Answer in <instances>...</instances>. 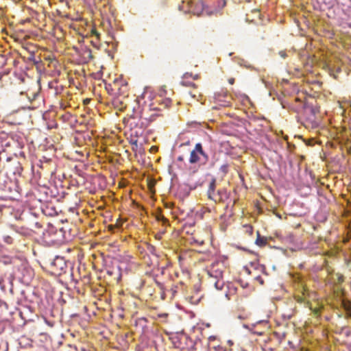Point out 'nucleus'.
Listing matches in <instances>:
<instances>
[{"mask_svg": "<svg viewBox=\"0 0 351 351\" xmlns=\"http://www.w3.org/2000/svg\"><path fill=\"white\" fill-rule=\"evenodd\" d=\"M66 351H89L88 346L83 344L68 345Z\"/></svg>", "mask_w": 351, "mask_h": 351, "instance_id": "nucleus-9", "label": "nucleus"}, {"mask_svg": "<svg viewBox=\"0 0 351 351\" xmlns=\"http://www.w3.org/2000/svg\"><path fill=\"white\" fill-rule=\"evenodd\" d=\"M256 239L255 241L256 245L259 247H265L267 244V239L265 237H262L259 231L256 232Z\"/></svg>", "mask_w": 351, "mask_h": 351, "instance_id": "nucleus-11", "label": "nucleus"}, {"mask_svg": "<svg viewBox=\"0 0 351 351\" xmlns=\"http://www.w3.org/2000/svg\"><path fill=\"white\" fill-rule=\"evenodd\" d=\"M303 300H303V298H301V297H300V296H298V298H297V301H298V302L302 303V302H303Z\"/></svg>", "mask_w": 351, "mask_h": 351, "instance_id": "nucleus-25", "label": "nucleus"}, {"mask_svg": "<svg viewBox=\"0 0 351 351\" xmlns=\"http://www.w3.org/2000/svg\"><path fill=\"white\" fill-rule=\"evenodd\" d=\"M207 195L208 199L215 203L223 202L228 199V195L225 189H220L216 191V179L212 178L209 183Z\"/></svg>", "mask_w": 351, "mask_h": 351, "instance_id": "nucleus-1", "label": "nucleus"}, {"mask_svg": "<svg viewBox=\"0 0 351 351\" xmlns=\"http://www.w3.org/2000/svg\"><path fill=\"white\" fill-rule=\"evenodd\" d=\"M311 110L312 111V112H313V113H315V110H314V109H313V108H311Z\"/></svg>", "mask_w": 351, "mask_h": 351, "instance_id": "nucleus-30", "label": "nucleus"}, {"mask_svg": "<svg viewBox=\"0 0 351 351\" xmlns=\"http://www.w3.org/2000/svg\"><path fill=\"white\" fill-rule=\"evenodd\" d=\"M202 157L204 162H207L208 160V154L203 150L202 145L198 143L195 145L194 149L191 152L189 162L191 164H195L201 160Z\"/></svg>", "mask_w": 351, "mask_h": 351, "instance_id": "nucleus-3", "label": "nucleus"}, {"mask_svg": "<svg viewBox=\"0 0 351 351\" xmlns=\"http://www.w3.org/2000/svg\"><path fill=\"white\" fill-rule=\"evenodd\" d=\"M159 116H160V114H158V112H154L149 115H147L145 114V112H143V114L141 115V118L147 121L149 123H150V122L155 121L156 118Z\"/></svg>", "mask_w": 351, "mask_h": 351, "instance_id": "nucleus-13", "label": "nucleus"}, {"mask_svg": "<svg viewBox=\"0 0 351 351\" xmlns=\"http://www.w3.org/2000/svg\"><path fill=\"white\" fill-rule=\"evenodd\" d=\"M92 35L95 36L97 39H99L100 38V34L98 32V31L96 29H93L91 30Z\"/></svg>", "mask_w": 351, "mask_h": 351, "instance_id": "nucleus-17", "label": "nucleus"}, {"mask_svg": "<svg viewBox=\"0 0 351 351\" xmlns=\"http://www.w3.org/2000/svg\"><path fill=\"white\" fill-rule=\"evenodd\" d=\"M49 269L51 274L60 276L65 273L67 264L63 257L56 256L49 264Z\"/></svg>", "mask_w": 351, "mask_h": 351, "instance_id": "nucleus-2", "label": "nucleus"}, {"mask_svg": "<svg viewBox=\"0 0 351 351\" xmlns=\"http://www.w3.org/2000/svg\"><path fill=\"white\" fill-rule=\"evenodd\" d=\"M157 219H158V220H161V221H163V223H165V222H167V219H166L163 216H159V217H158V218H157Z\"/></svg>", "mask_w": 351, "mask_h": 351, "instance_id": "nucleus-21", "label": "nucleus"}, {"mask_svg": "<svg viewBox=\"0 0 351 351\" xmlns=\"http://www.w3.org/2000/svg\"><path fill=\"white\" fill-rule=\"evenodd\" d=\"M112 89H117L119 93L121 94L125 92V89L127 87V83L122 79L117 78L113 81Z\"/></svg>", "mask_w": 351, "mask_h": 351, "instance_id": "nucleus-7", "label": "nucleus"}, {"mask_svg": "<svg viewBox=\"0 0 351 351\" xmlns=\"http://www.w3.org/2000/svg\"><path fill=\"white\" fill-rule=\"evenodd\" d=\"M243 232L247 234L248 236H251L253 234V227L251 225L245 224L242 227Z\"/></svg>", "mask_w": 351, "mask_h": 351, "instance_id": "nucleus-15", "label": "nucleus"}, {"mask_svg": "<svg viewBox=\"0 0 351 351\" xmlns=\"http://www.w3.org/2000/svg\"><path fill=\"white\" fill-rule=\"evenodd\" d=\"M16 233L12 234H5L3 237V241L8 245H11L14 243V241L15 240V235Z\"/></svg>", "mask_w": 351, "mask_h": 351, "instance_id": "nucleus-14", "label": "nucleus"}, {"mask_svg": "<svg viewBox=\"0 0 351 351\" xmlns=\"http://www.w3.org/2000/svg\"><path fill=\"white\" fill-rule=\"evenodd\" d=\"M349 153L351 154V147L349 149Z\"/></svg>", "mask_w": 351, "mask_h": 351, "instance_id": "nucleus-32", "label": "nucleus"}, {"mask_svg": "<svg viewBox=\"0 0 351 351\" xmlns=\"http://www.w3.org/2000/svg\"><path fill=\"white\" fill-rule=\"evenodd\" d=\"M220 95L219 94H217L215 95V99H217L218 101H221L220 99Z\"/></svg>", "mask_w": 351, "mask_h": 351, "instance_id": "nucleus-28", "label": "nucleus"}, {"mask_svg": "<svg viewBox=\"0 0 351 351\" xmlns=\"http://www.w3.org/2000/svg\"><path fill=\"white\" fill-rule=\"evenodd\" d=\"M130 143L132 145V149H137L138 147V141L136 139L131 140Z\"/></svg>", "mask_w": 351, "mask_h": 351, "instance_id": "nucleus-18", "label": "nucleus"}, {"mask_svg": "<svg viewBox=\"0 0 351 351\" xmlns=\"http://www.w3.org/2000/svg\"><path fill=\"white\" fill-rule=\"evenodd\" d=\"M115 228L114 225H110L108 226V228L110 230H113V229Z\"/></svg>", "mask_w": 351, "mask_h": 351, "instance_id": "nucleus-27", "label": "nucleus"}, {"mask_svg": "<svg viewBox=\"0 0 351 351\" xmlns=\"http://www.w3.org/2000/svg\"><path fill=\"white\" fill-rule=\"evenodd\" d=\"M79 53L83 63H88L93 59L91 50L86 47H82Z\"/></svg>", "mask_w": 351, "mask_h": 351, "instance_id": "nucleus-6", "label": "nucleus"}, {"mask_svg": "<svg viewBox=\"0 0 351 351\" xmlns=\"http://www.w3.org/2000/svg\"><path fill=\"white\" fill-rule=\"evenodd\" d=\"M279 55L280 56V57H282V58H285L287 57V53L286 51H280L279 52Z\"/></svg>", "mask_w": 351, "mask_h": 351, "instance_id": "nucleus-20", "label": "nucleus"}, {"mask_svg": "<svg viewBox=\"0 0 351 351\" xmlns=\"http://www.w3.org/2000/svg\"><path fill=\"white\" fill-rule=\"evenodd\" d=\"M228 169V165H222L221 167V169L224 171V172H226V170Z\"/></svg>", "mask_w": 351, "mask_h": 351, "instance_id": "nucleus-22", "label": "nucleus"}, {"mask_svg": "<svg viewBox=\"0 0 351 351\" xmlns=\"http://www.w3.org/2000/svg\"><path fill=\"white\" fill-rule=\"evenodd\" d=\"M228 82H229V84H233L234 83V78H233V77L230 78V79L228 80Z\"/></svg>", "mask_w": 351, "mask_h": 351, "instance_id": "nucleus-23", "label": "nucleus"}, {"mask_svg": "<svg viewBox=\"0 0 351 351\" xmlns=\"http://www.w3.org/2000/svg\"><path fill=\"white\" fill-rule=\"evenodd\" d=\"M217 351H226V350L222 348H219Z\"/></svg>", "mask_w": 351, "mask_h": 351, "instance_id": "nucleus-29", "label": "nucleus"}, {"mask_svg": "<svg viewBox=\"0 0 351 351\" xmlns=\"http://www.w3.org/2000/svg\"><path fill=\"white\" fill-rule=\"evenodd\" d=\"M210 283L213 284L215 289L217 290H222L224 287V281L222 278L210 280Z\"/></svg>", "mask_w": 351, "mask_h": 351, "instance_id": "nucleus-12", "label": "nucleus"}, {"mask_svg": "<svg viewBox=\"0 0 351 351\" xmlns=\"http://www.w3.org/2000/svg\"><path fill=\"white\" fill-rule=\"evenodd\" d=\"M222 265L220 263H213L208 269L210 280L221 278L223 277Z\"/></svg>", "mask_w": 351, "mask_h": 351, "instance_id": "nucleus-4", "label": "nucleus"}, {"mask_svg": "<svg viewBox=\"0 0 351 351\" xmlns=\"http://www.w3.org/2000/svg\"><path fill=\"white\" fill-rule=\"evenodd\" d=\"M156 101L158 103V104L160 106V107L154 106V104H152L149 106L150 111H157V112L160 111L162 107H163L164 108H166L170 106L171 102V100H169V99H166V100L163 101L162 99H157Z\"/></svg>", "mask_w": 351, "mask_h": 351, "instance_id": "nucleus-8", "label": "nucleus"}, {"mask_svg": "<svg viewBox=\"0 0 351 351\" xmlns=\"http://www.w3.org/2000/svg\"><path fill=\"white\" fill-rule=\"evenodd\" d=\"M88 99H86V100L84 101V103H85V104H86V103H88Z\"/></svg>", "mask_w": 351, "mask_h": 351, "instance_id": "nucleus-31", "label": "nucleus"}, {"mask_svg": "<svg viewBox=\"0 0 351 351\" xmlns=\"http://www.w3.org/2000/svg\"><path fill=\"white\" fill-rule=\"evenodd\" d=\"M14 262V258L8 254L0 253V263L4 265L12 264Z\"/></svg>", "mask_w": 351, "mask_h": 351, "instance_id": "nucleus-10", "label": "nucleus"}, {"mask_svg": "<svg viewBox=\"0 0 351 351\" xmlns=\"http://www.w3.org/2000/svg\"><path fill=\"white\" fill-rule=\"evenodd\" d=\"M178 160L179 161H183L184 160V156H180L178 157Z\"/></svg>", "mask_w": 351, "mask_h": 351, "instance_id": "nucleus-26", "label": "nucleus"}, {"mask_svg": "<svg viewBox=\"0 0 351 351\" xmlns=\"http://www.w3.org/2000/svg\"><path fill=\"white\" fill-rule=\"evenodd\" d=\"M189 77H193L194 80L197 79L199 77V75L197 74L193 75L191 73H186L183 76V80L180 82V84L183 86H187V87H193V92H189V94L193 98H195L197 97V95L199 94L198 91L196 90V86L193 82H188L186 80Z\"/></svg>", "mask_w": 351, "mask_h": 351, "instance_id": "nucleus-5", "label": "nucleus"}, {"mask_svg": "<svg viewBox=\"0 0 351 351\" xmlns=\"http://www.w3.org/2000/svg\"><path fill=\"white\" fill-rule=\"evenodd\" d=\"M311 309L312 310V312L315 315H318L319 314L320 310L317 308H312L311 307Z\"/></svg>", "mask_w": 351, "mask_h": 351, "instance_id": "nucleus-19", "label": "nucleus"}, {"mask_svg": "<svg viewBox=\"0 0 351 351\" xmlns=\"http://www.w3.org/2000/svg\"><path fill=\"white\" fill-rule=\"evenodd\" d=\"M16 232H18L21 234H23V235H27L29 234V230L27 228H21L20 229H17L15 230Z\"/></svg>", "mask_w": 351, "mask_h": 351, "instance_id": "nucleus-16", "label": "nucleus"}, {"mask_svg": "<svg viewBox=\"0 0 351 351\" xmlns=\"http://www.w3.org/2000/svg\"><path fill=\"white\" fill-rule=\"evenodd\" d=\"M121 226V222L119 220H117L116 224L114 225V226L116 228H119Z\"/></svg>", "mask_w": 351, "mask_h": 351, "instance_id": "nucleus-24", "label": "nucleus"}]
</instances>
